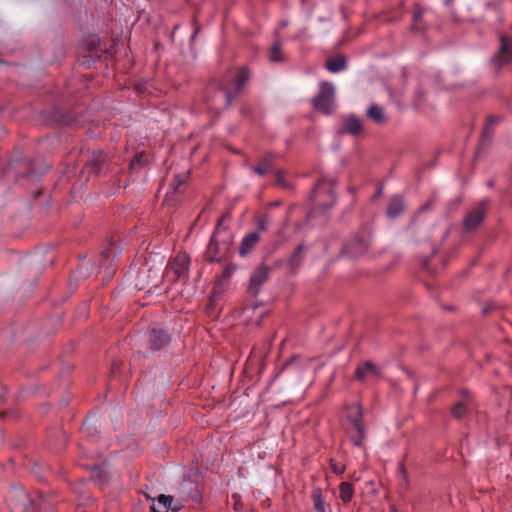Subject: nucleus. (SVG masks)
<instances>
[{
	"label": "nucleus",
	"instance_id": "obj_1",
	"mask_svg": "<svg viewBox=\"0 0 512 512\" xmlns=\"http://www.w3.org/2000/svg\"><path fill=\"white\" fill-rule=\"evenodd\" d=\"M250 77L245 67L229 72L223 79L220 88L216 91L214 99L217 109L228 107L233 99L240 93L244 84Z\"/></svg>",
	"mask_w": 512,
	"mask_h": 512
},
{
	"label": "nucleus",
	"instance_id": "obj_2",
	"mask_svg": "<svg viewBox=\"0 0 512 512\" xmlns=\"http://www.w3.org/2000/svg\"><path fill=\"white\" fill-rule=\"evenodd\" d=\"M232 242V233L223 226V220L220 219L207 246L206 259L210 262L221 261L228 254Z\"/></svg>",
	"mask_w": 512,
	"mask_h": 512
},
{
	"label": "nucleus",
	"instance_id": "obj_3",
	"mask_svg": "<svg viewBox=\"0 0 512 512\" xmlns=\"http://www.w3.org/2000/svg\"><path fill=\"white\" fill-rule=\"evenodd\" d=\"M347 420L350 424L348 430L350 441L354 446L361 447L366 439V428L362 406L359 403L347 406Z\"/></svg>",
	"mask_w": 512,
	"mask_h": 512
},
{
	"label": "nucleus",
	"instance_id": "obj_4",
	"mask_svg": "<svg viewBox=\"0 0 512 512\" xmlns=\"http://www.w3.org/2000/svg\"><path fill=\"white\" fill-rule=\"evenodd\" d=\"M315 110L329 115L335 107V87L332 83L321 82L319 92L312 100Z\"/></svg>",
	"mask_w": 512,
	"mask_h": 512
},
{
	"label": "nucleus",
	"instance_id": "obj_5",
	"mask_svg": "<svg viewBox=\"0 0 512 512\" xmlns=\"http://www.w3.org/2000/svg\"><path fill=\"white\" fill-rule=\"evenodd\" d=\"M334 180L321 179L312 190V198L316 206L328 210L335 204V196L333 194Z\"/></svg>",
	"mask_w": 512,
	"mask_h": 512
},
{
	"label": "nucleus",
	"instance_id": "obj_6",
	"mask_svg": "<svg viewBox=\"0 0 512 512\" xmlns=\"http://www.w3.org/2000/svg\"><path fill=\"white\" fill-rule=\"evenodd\" d=\"M370 245V233L367 230L360 232L351 238L343 247V252L350 256L356 257L367 251Z\"/></svg>",
	"mask_w": 512,
	"mask_h": 512
},
{
	"label": "nucleus",
	"instance_id": "obj_7",
	"mask_svg": "<svg viewBox=\"0 0 512 512\" xmlns=\"http://www.w3.org/2000/svg\"><path fill=\"white\" fill-rule=\"evenodd\" d=\"M269 273L270 268L264 264H261L255 268L250 277L248 287V291L251 295L256 296L259 293L260 287L267 281Z\"/></svg>",
	"mask_w": 512,
	"mask_h": 512
},
{
	"label": "nucleus",
	"instance_id": "obj_8",
	"mask_svg": "<svg viewBox=\"0 0 512 512\" xmlns=\"http://www.w3.org/2000/svg\"><path fill=\"white\" fill-rule=\"evenodd\" d=\"M146 497L152 502L150 512H178L180 509L179 505L172 506L173 497L170 495L160 494L157 498H152L149 495Z\"/></svg>",
	"mask_w": 512,
	"mask_h": 512
},
{
	"label": "nucleus",
	"instance_id": "obj_9",
	"mask_svg": "<svg viewBox=\"0 0 512 512\" xmlns=\"http://www.w3.org/2000/svg\"><path fill=\"white\" fill-rule=\"evenodd\" d=\"M493 61L502 66L512 61V38L501 35L500 37V48L498 53L493 58Z\"/></svg>",
	"mask_w": 512,
	"mask_h": 512
},
{
	"label": "nucleus",
	"instance_id": "obj_10",
	"mask_svg": "<svg viewBox=\"0 0 512 512\" xmlns=\"http://www.w3.org/2000/svg\"><path fill=\"white\" fill-rule=\"evenodd\" d=\"M485 202H481L473 208L464 219V227L467 231L477 228L483 221L485 216Z\"/></svg>",
	"mask_w": 512,
	"mask_h": 512
},
{
	"label": "nucleus",
	"instance_id": "obj_11",
	"mask_svg": "<svg viewBox=\"0 0 512 512\" xmlns=\"http://www.w3.org/2000/svg\"><path fill=\"white\" fill-rule=\"evenodd\" d=\"M190 259L187 254L179 253L170 263V269L175 273L177 278H185L189 273Z\"/></svg>",
	"mask_w": 512,
	"mask_h": 512
},
{
	"label": "nucleus",
	"instance_id": "obj_12",
	"mask_svg": "<svg viewBox=\"0 0 512 512\" xmlns=\"http://www.w3.org/2000/svg\"><path fill=\"white\" fill-rule=\"evenodd\" d=\"M305 251L306 246L304 244H300L288 257L285 264L290 273L294 274L298 272L305 259Z\"/></svg>",
	"mask_w": 512,
	"mask_h": 512
},
{
	"label": "nucleus",
	"instance_id": "obj_13",
	"mask_svg": "<svg viewBox=\"0 0 512 512\" xmlns=\"http://www.w3.org/2000/svg\"><path fill=\"white\" fill-rule=\"evenodd\" d=\"M236 271V266L233 264L227 265L222 274L216 278L214 287H213V293L215 294H222L229 286L230 279L234 272Z\"/></svg>",
	"mask_w": 512,
	"mask_h": 512
},
{
	"label": "nucleus",
	"instance_id": "obj_14",
	"mask_svg": "<svg viewBox=\"0 0 512 512\" xmlns=\"http://www.w3.org/2000/svg\"><path fill=\"white\" fill-rule=\"evenodd\" d=\"M170 341L169 334L163 329H152L150 333V346L154 350L163 348Z\"/></svg>",
	"mask_w": 512,
	"mask_h": 512
},
{
	"label": "nucleus",
	"instance_id": "obj_15",
	"mask_svg": "<svg viewBox=\"0 0 512 512\" xmlns=\"http://www.w3.org/2000/svg\"><path fill=\"white\" fill-rule=\"evenodd\" d=\"M260 239L257 231L246 234L240 244L239 253L242 257L248 255L256 246Z\"/></svg>",
	"mask_w": 512,
	"mask_h": 512
},
{
	"label": "nucleus",
	"instance_id": "obj_16",
	"mask_svg": "<svg viewBox=\"0 0 512 512\" xmlns=\"http://www.w3.org/2000/svg\"><path fill=\"white\" fill-rule=\"evenodd\" d=\"M379 368L376 367L372 362L366 361L363 365L358 366L355 371V377L357 380H364L368 377H378Z\"/></svg>",
	"mask_w": 512,
	"mask_h": 512
},
{
	"label": "nucleus",
	"instance_id": "obj_17",
	"mask_svg": "<svg viewBox=\"0 0 512 512\" xmlns=\"http://www.w3.org/2000/svg\"><path fill=\"white\" fill-rule=\"evenodd\" d=\"M405 210V204L400 196H394L390 199L387 206V216L389 218H396L401 215Z\"/></svg>",
	"mask_w": 512,
	"mask_h": 512
},
{
	"label": "nucleus",
	"instance_id": "obj_18",
	"mask_svg": "<svg viewBox=\"0 0 512 512\" xmlns=\"http://www.w3.org/2000/svg\"><path fill=\"white\" fill-rule=\"evenodd\" d=\"M109 158L103 151H95L92 153L89 164L92 165V169L96 174L101 173L102 168L108 162Z\"/></svg>",
	"mask_w": 512,
	"mask_h": 512
},
{
	"label": "nucleus",
	"instance_id": "obj_19",
	"mask_svg": "<svg viewBox=\"0 0 512 512\" xmlns=\"http://www.w3.org/2000/svg\"><path fill=\"white\" fill-rule=\"evenodd\" d=\"M470 406H471L470 398L468 397V395L463 394L462 399L452 407V410H451L452 415L457 419H461L466 415Z\"/></svg>",
	"mask_w": 512,
	"mask_h": 512
},
{
	"label": "nucleus",
	"instance_id": "obj_20",
	"mask_svg": "<svg viewBox=\"0 0 512 512\" xmlns=\"http://www.w3.org/2000/svg\"><path fill=\"white\" fill-rule=\"evenodd\" d=\"M326 68L332 73H338L346 68V59L342 55L329 58L326 62Z\"/></svg>",
	"mask_w": 512,
	"mask_h": 512
},
{
	"label": "nucleus",
	"instance_id": "obj_21",
	"mask_svg": "<svg viewBox=\"0 0 512 512\" xmlns=\"http://www.w3.org/2000/svg\"><path fill=\"white\" fill-rule=\"evenodd\" d=\"M344 131L357 135L362 131V122L355 116H349L344 120Z\"/></svg>",
	"mask_w": 512,
	"mask_h": 512
},
{
	"label": "nucleus",
	"instance_id": "obj_22",
	"mask_svg": "<svg viewBox=\"0 0 512 512\" xmlns=\"http://www.w3.org/2000/svg\"><path fill=\"white\" fill-rule=\"evenodd\" d=\"M273 170V156L270 154L265 155L253 171L258 175H265Z\"/></svg>",
	"mask_w": 512,
	"mask_h": 512
},
{
	"label": "nucleus",
	"instance_id": "obj_23",
	"mask_svg": "<svg viewBox=\"0 0 512 512\" xmlns=\"http://www.w3.org/2000/svg\"><path fill=\"white\" fill-rule=\"evenodd\" d=\"M366 114L369 119H371L377 124H382L386 120L383 108L377 104H372L367 109Z\"/></svg>",
	"mask_w": 512,
	"mask_h": 512
},
{
	"label": "nucleus",
	"instance_id": "obj_24",
	"mask_svg": "<svg viewBox=\"0 0 512 512\" xmlns=\"http://www.w3.org/2000/svg\"><path fill=\"white\" fill-rule=\"evenodd\" d=\"M354 495V486L350 482H342L339 485V497L344 503H349Z\"/></svg>",
	"mask_w": 512,
	"mask_h": 512
},
{
	"label": "nucleus",
	"instance_id": "obj_25",
	"mask_svg": "<svg viewBox=\"0 0 512 512\" xmlns=\"http://www.w3.org/2000/svg\"><path fill=\"white\" fill-rule=\"evenodd\" d=\"M499 122V118L497 117H494V116H491L487 119V122H486V125L483 129V133H482V141H490L492 136H493V132H494V127L496 126V124Z\"/></svg>",
	"mask_w": 512,
	"mask_h": 512
},
{
	"label": "nucleus",
	"instance_id": "obj_26",
	"mask_svg": "<svg viewBox=\"0 0 512 512\" xmlns=\"http://www.w3.org/2000/svg\"><path fill=\"white\" fill-rule=\"evenodd\" d=\"M312 500H313L314 510L316 512H326V504L322 497V491L320 489L313 490Z\"/></svg>",
	"mask_w": 512,
	"mask_h": 512
},
{
	"label": "nucleus",
	"instance_id": "obj_27",
	"mask_svg": "<svg viewBox=\"0 0 512 512\" xmlns=\"http://www.w3.org/2000/svg\"><path fill=\"white\" fill-rule=\"evenodd\" d=\"M149 272L150 274H153L154 277L157 276V270H153L152 268L147 267V263L143 266L142 270L138 274L139 282L136 284V287L138 289H144L145 286L149 284L148 281H144L142 279L143 275Z\"/></svg>",
	"mask_w": 512,
	"mask_h": 512
},
{
	"label": "nucleus",
	"instance_id": "obj_28",
	"mask_svg": "<svg viewBox=\"0 0 512 512\" xmlns=\"http://www.w3.org/2000/svg\"><path fill=\"white\" fill-rule=\"evenodd\" d=\"M188 177H189V172L177 174L174 177L173 182L170 184L171 188L174 189V191H178L179 187L187 182Z\"/></svg>",
	"mask_w": 512,
	"mask_h": 512
},
{
	"label": "nucleus",
	"instance_id": "obj_29",
	"mask_svg": "<svg viewBox=\"0 0 512 512\" xmlns=\"http://www.w3.org/2000/svg\"><path fill=\"white\" fill-rule=\"evenodd\" d=\"M269 58H270V61H272V62H280L283 60V55L281 52L280 44L275 43L274 45H272V47L270 49Z\"/></svg>",
	"mask_w": 512,
	"mask_h": 512
},
{
	"label": "nucleus",
	"instance_id": "obj_30",
	"mask_svg": "<svg viewBox=\"0 0 512 512\" xmlns=\"http://www.w3.org/2000/svg\"><path fill=\"white\" fill-rule=\"evenodd\" d=\"M146 156L143 152L136 154L130 162V169L143 167L146 164Z\"/></svg>",
	"mask_w": 512,
	"mask_h": 512
},
{
	"label": "nucleus",
	"instance_id": "obj_31",
	"mask_svg": "<svg viewBox=\"0 0 512 512\" xmlns=\"http://www.w3.org/2000/svg\"><path fill=\"white\" fill-rule=\"evenodd\" d=\"M276 182L279 186L283 187V188H289V184L288 182L285 180V175H284V172L281 171V170H278L276 172Z\"/></svg>",
	"mask_w": 512,
	"mask_h": 512
},
{
	"label": "nucleus",
	"instance_id": "obj_32",
	"mask_svg": "<svg viewBox=\"0 0 512 512\" xmlns=\"http://www.w3.org/2000/svg\"><path fill=\"white\" fill-rule=\"evenodd\" d=\"M268 222H269V219L267 216L261 217L257 221V232L259 233L260 231H266L268 228Z\"/></svg>",
	"mask_w": 512,
	"mask_h": 512
},
{
	"label": "nucleus",
	"instance_id": "obj_33",
	"mask_svg": "<svg viewBox=\"0 0 512 512\" xmlns=\"http://www.w3.org/2000/svg\"><path fill=\"white\" fill-rule=\"evenodd\" d=\"M330 466H331L332 471L337 475H340V474L344 473V471H345L344 465L338 464L332 460L330 461Z\"/></svg>",
	"mask_w": 512,
	"mask_h": 512
},
{
	"label": "nucleus",
	"instance_id": "obj_34",
	"mask_svg": "<svg viewBox=\"0 0 512 512\" xmlns=\"http://www.w3.org/2000/svg\"><path fill=\"white\" fill-rule=\"evenodd\" d=\"M115 254V251H114V248L113 247H108L106 248L102 253H101V258L102 259H108L110 258V256L114 255Z\"/></svg>",
	"mask_w": 512,
	"mask_h": 512
},
{
	"label": "nucleus",
	"instance_id": "obj_35",
	"mask_svg": "<svg viewBox=\"0 0 512 512\" xmlns=\"http://www.w3.org/2000/svg\"><path fill=\"white\" fill-rule=\"evenodd\" d=\"M241 508H242V504L240 502L236 501L234 504V509L236 511H239Z\"/></svg>",
	"mask_w": 512,
	"mask_h": 512
},
{
	"label": "nucleus",
	"instance_id": "obj_36",
	"mask_svg": "<svg viewBox=\"0 0 512 512\" xmlns=\"http://www.w3.org/2000/svg\"><path fill=\"white\" fill-rule=\"evenodd\" d=\"M421 17H422V13H421V12H416V13L414 14V21L419 20Z\"/></svg>",
	"mask_w": 512,
	"mask_h": 512
},
{
	"label": "nucleus",
	"instance_id": "obj_37",
	"mask_svg": "<svg viewBox=\"0 0 512 512\" xmlns=\"http://www.w3.org/2000/svg\"><path fill=\"white\" fill-rule=\"evenodd\" d=\"M198 32H199V28H196L191 38L194 39Z\"/></svg>",
	"mask_w": 512,
	"mask_h": 512
},
{
	"label": "nucleus",
	"instance_id": "obj_38",
	"mask_svg": "<svg viewBox=\"0 0 512 512\" xmlns=\"http://www.w3.org/2000/svg\"><path fill=\"white\" fill-rule=\"evenodd\" d=\"M316 209L317 208H314L311 212H310V216L312 217L314 215V213L316 212Z\"/></svg>",
	"mask_w": 512,
	"mask_h": 512
},
{
	"label": "nucleus",
	"instance_id": "obj_39",
	"mask_svg": "<svg viewBox=\"0 0 512 512\" xmlns=\"http://www.w3.org/2000/svg\"><path fill=\"white\" fill-rule=\"evenodd\" d=\"M107 274H108V276H111V275L113 274V271H112V270L107 269Z\"/></svg>",
	"mask_w": 512,
	"mask_h": 512
},
{
	"label": "nucleus",
	"instance_id": "obj_40",
	"mask_svg": "<svg viewBox=\"0 0 512 512\" xmlns=\"http://www.w3.org/2000/svg\"><path fill=\"white\" fill-rule=\"evenodd\" d=\"M427 209V205H424L421 210Z\"/></svg>",
	"mask_w": 512,
	"mask_h": 512
},
{
	"label": "nucleus",
	"instance_id": "obj_41",
	"mask_svg": "<svg viewBox=\"0 0 512 512\" xmlns=\"http://www.w3.org/2000/svg\"><path fill=\"white\" fill-rule=\"evenodd\" d=\"M392 512H397L396 510H393Z\"/></svg>",
	"mask_w": 512,
	"mask_h": 512
}]
</instances>
